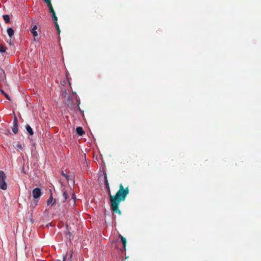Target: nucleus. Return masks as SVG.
Wrapping results in <instances>:
<instances>
[{
  "mask_svg": "<svg viewBox=\"0 0 261 261\" xmlns=\"http://www.w3.org/2000/svg\"><path fill=\"white\" fill-rule=\"evenodd\" d=\"M104 182L106 188L109 191L111 210L113 213H118L120 215L121 212L119 209V205L120 202L125 200L127 195L129 194V190L128 187L124 188L122 184H120L118 191L115 195H112L111 194L110 188L106 173H104Z\"/></svg>",
  "mask_w": 261,
  "mask_h": 261,
  "instance_id": "nucleus-1",
  "label": "nucleus"
},
{
  "mask_svg": "<svg viewBox=\"0 0 261 261\" xmlns=\"http://www.w3.org/2000/svg\"><path fill=\"white\" fill-rule=\"evenodd\" d=\"M75 100L77 102V105L75 103L74 100L71 98L70 96H68L66 99L63 100V101L70 109L73 110L75 111H76L78 110L81 111L80 108L79 107V105L80 103V99L75 96Z\"/></svg>",
  "mask_w": 261,
  "mask_h": 261,
  "instance_id": "nucleus-2",
  "label": "nucleus"
},
{
  "mask_svg": "<svg viewBox=\"0 0 261 261\" xmlns=\"http://www.w3.org/2000/svg\"><path fill=\"white\" fill-rule=\"evenodd\" d=\"M42 194L40 188H36L34 189H33L32 191V195L33 196V198L35 199H37L39 198Z\"/></svg>",
  "mask_w": 261,
  "mask_h": 261,
  "instance_id": "nucleus-3",
  "label": "nucleus"
},
{
  "mask_svg": "<svg viewBox=\"0 0 261 261\" xmlns=\"http://www.w3.org/2000/svg\"><path fill=\"white\" fill-rule=\"evenodd\" d=\"M12 130L13 132L15 134L18 133V121L16 116H15L14 118L13 125L12 128Z\"/></svg>",
  "mask_w": 261,
  "mask_h": 261,
  "instance_id": "nucleus-4",
  "label": "nucleus"
},
{
  "mask_svg": "<svg viewBox=\"0 0 261 261\" xmlns=\"http://www.w3.org/2000/svg\"><path fill=\"white\" fill-rule=\"evenodd\" d=\"M49 10L50 13L51 14V17L53 18L54 21H57L58 18L56 15V12H55L54 8H51L50 9H49Z\"/></svg>",
  "mask_w": 261,
  "mask_h": 261,
  "instance_id": "nucleus-5",
  "label": "nucleus"
},
{
  "mask_svg": "<svg viewBox=\"0 0 261 261\" xmlns=\"http://www.w3.org/2000/svg\"><path fill=\"white\" fill-rule=\"evenodd\" d=\"M49 10L50 13L51 14V17L53 18L54 21H57L58 18L56 15V12H55L54 8H51L50 9H49Z\"/></svg>",
  "mask_w": 261,
  "mask_h": 261,
  "instance_id": "nucleus-6",
  "label": "nucleus"
},
{
  "mask_svg": "<svg viewBox=\"0 0 261 261\" xmlns=\"http://www.w3.org/2000/svg\"><path fill=\"white\" fill-rule=\"evenodd\" d=\"M72 254L73 252L72 250L70 251L69 254L67 253L66 256L64 257L63 261H71Z\"/></svg>",
  "mask_w": 261,
  "mask_h": 261,
  "instance_id": "nucleus-7",
  "label": "nucleus"
},
{
  "mask_svg": "<svg viewBox=\"0 0 261 261\" xmlns=\"http://www.w3.org/2000/svg\"><path fill=\"white\" fill-rule=\"evenodd\" d=\"M37 29V27L36 24H35L34 25H33V27H32L31 31V33H32V34L33 35V36L34 37V40L35 41L36 40L35 37H37L38 36V33L36 31Z\"/></svg>",
  "mask_w": 261,
  "mask_h": 261,
  "instance_id": "nucleus-8",
  "label": "nucleus"
},
{
  "mask_svg": "<svg viewBox=\"0 0 261 261\" xmlns=\"http://www.w3.org/2000/svg\"><path fill=\"white\" fill-rule=\"evenodd\" d=\"M7 188V185L5 180H0V189L3 190H6Z\"/></svg>",
  "mask_w": 261,
  "mask_h": 261,
  "instance_id": "nucleus-9",
  "label": "nucleus"
},
{
  "mask_svg": "<svg viewBox=\"0 0 261 261\" xmlns=\"http://www.w3.org/2000/svg\"><path fill=\"white\" fill-rule=\"evenodd\" d=\"M56 200L53 199L52 193L50 194L49 199L47 201V204L48 205L50 204H54L55 203Z\"/></svg>",
  "mask_w": 261,
  "mask_h": 261,
  "instance_id": "nucleus-10",
  "label": "nucleus"
},
{
  "mask_svg": "<svg viewBox=\"0 0 261 261\" xmlns=\"http://www.w3.org/2000/svg\"><path fill=\"white\" fill-rule=\"evenodd\" d=\"M76 133L80 136H82L85 133V132L84 131L83 128L80 126L76 127Z\"/></svg>",
  "mask_w": 261,
  "mask_h": 261,
  "instance_id": "nucleus-11",
  "label": "nucleus"
},
{
  "mask_svg": "<svg viewBox=\"0 0 261 261\" xmlns=\"http://www.w3.org/2000/svg\"><path fill=\"white\" fill-rule=\"evenodd\" d=\"M7 34L10 38H11L14 34V30L11 28H9L7 30Z\"/></svg>",
  "mask_w": 261,
  "mask_h": 261,
  "instance_id": "nucleus-12",
  "label": "nucleus"
},
{
  "mask_svg": "<svg viewBox=\"0 0 261 261\" xmlns=\"http://www.w3.org/2000/svg\"><path fill=\"white\" fill-rule=\"evenodd\" d=\"M119 238H120L121 239V241L123 244L124 250H125V247H126V239L124 237H123L122 236H121V234L119 235Z\"/></svg>",
  "mask_w": 261,
  "mask_h": 261,
  "instance_id": "nucleus-13",
  "label": "nucleus"
},
{
  "mask_svg": "<svg viewBox=\"0 0 261 261\" xmlns=\"http://www.w3.org/2000/svg\"><path fill=\"white\" fill-rule=\"evenodd\" d=\"M25 128L30 136H32L34 134V132L32 128L29 124L26 125Z\"/></svg>",
  "mask_w": 261,
  "mask_h": 261,
  "instance_id": "nucleus-14",
  "label": "nucleus"
},
{
  "mask_svg": "<svg viewBox=\"0 0 261 261\" xmlns=\"http://www.w3.org/2000/svg\"><path fill=\"white\" fill-rule=\"evenodd\" d=\"M61 96L63 100L66 99L68 96H70V95L67 93L66 90H63L62 91Z\"/></svg>",
  "mask_w": 261,
  "mask_h": 261,
  "instance_id": "nucleus-15",
  "label": "nucleus"
},
{
  "mask_svg": "<svg viewBox=\"0 0 261 261\" xmlns=\"http://www.w3.org/2000/svg\"><path fill=\"white\" fill-rule=\"evenodd\" d=\"M24 147L23 144H21L19 143H17L15 145L14 147L17 150H22Z\"/></svg>",
  "mask_w": 261,
  "mask_h": 261,
  "instance_id": "nucleus-16",
  "label": "nucleus"
},
{
  "mask_svg": "<svg viewBox=\"0 0 261 261\" xmlns=\"http://www.w3.org/2000/svg\"><path fill=\"white\" fill-rule=\"evenodd\" d=\"M62 195L63 197V202H64L68 197L67 193L64 190H62Z\"/></svg>",
  "mask_w": 261,
  "mask_h": 261,
  "instance_id": "nucleus-17",
  "label": "nucleus"
},
{
  "mask_svg": "<svg viewBox=\"0 0 261 261\" xmlns=\"http://www.w3.org/2000/svg\"><path fill=\"white\" fill-rule=\"evenodd\" d=\"M5 78V71L3 69L0 68V80H3Z\"/></svg>",
  "mask_w": 261,
  "mask_h": 261,
  "instance_id": "nucleus-18",
  "label": "nucleus"
},
{
  "mask_svg": "<svg viewBox=\"0 0 261 261\" xmlns=\"http://www.w3.org/2000/svg\"><path fill=\"white\" fill-rule=\"evenodd\" d=\"M6 176L5 172L3 171H0V180H5Z\"/></svg>",
  "mask_w": 261,
  "mask_h": 261,
  "instance_id": "nucleus-19",
  "label": "nucleus"
},
{
  "mask_svg": "<svg viewBox=\"0 0 261 261\" xmlns=\"http://www.w3.org/2000/svg\"><path fill=\"white\" fill-rule=\"evenodd\" d=\"M38 200L35 199L31 203V207L32 208H35L38 204Z\"/></svg>",
  "mask_w": 261,
  "mask_h": 261,
  "instance_id": "nucleus-20",
  "label": "nucleus"
},
{
  "mask_svg": "<svg viewBox=\"0 0 261 261\" xmlns=\"http://www.w3.org/2000/svg\"><path fill=\"white\" fill-rule=\"evenodd\" d=\"M3 18H4V21L6 23L10 22V17H9V16L8 15H3Z\"/></svg>",
  "mask_w": 261,
  "mask_h": 261,
  "instance_id": "nucleus-21",
  "label": "nucleus"
},
{
  "mask_svg": "<svg viewBox=\"0 0 261 261\" xmlns=\"http://www.w3.org/2000/svg\"><path fill=\"white\" fill-rule=\"evenodd\" d=\"M44 1L46 3L47 6L49 8V9H50L51 8H53V7L51 5L50 0H44Z\"/></svg>",
  "mask_w": 261,
  "mask_h": 261,
  "instance_id": "nucleus-22",
  "label": "nucleus"
},
{
  "mask_svg": "<svg viewBox=\"0 0 261 261\" xmlns=\"http://www.w3.org/2000/svg\"><path fill=\"white\" fill-rule=\"evenodd\" d=\"M6 50V47L2 45V44H0V53H5Z\"/></svg>",
  "mask_w": 261,
  "mask_h": 261,
  "instance_id": "nucleus-23",
  "label": "nucleus"
},
{
  "mask_svg": "<svg viewBox=\"0 0 261 261\" xmlns=\"http://www.w3.org/2000/svg\"><path fill=\"white\" fill-rule=\"evenodd\" d=\"M1 91L2 93L5 95V96L8 100H10V98L7 94H6L3 90H1Z\"/></svg>",
  "mask_w": 261,
  "mask_h": 261,
  "instance_id": "nucleus-24",
  "label": "nucleus"
},
{
  "mask_svg": "<svg viewBox=\"0 0 261 261\" xmlns=\"http://www.w3.org/2000/svg\"><path fill=\"white\" fill-rule=\"evenodd\" d=\"M62 175H63V176H64V177L67 179V180H69V176H68L67 174H66V173H64V172H63L62 173Z\"/></svg>",
  "mask_w": 261,
  "mask_h": 261,
  "instance_id": "nucleus-25",
  "label": "nucleus"
},
{
  "mask_svg": "<svg viewBox=\"0 0 261 261\" xmlns=\"http://www.w3.org/2000/svg\"><path fill=\"white\" fill-rule=\"evenodd\" d=\"M54 22H55L56 28L58 33H60V31L59 27L57 21H54Z\"/></svg>",
  "mask_w": 261,
  "mask_h": 261,
  "instance_id": "nucleus-26",
  "label": "nucleus"
},
{
  "mask_svg": "<svg viewBox=\"0 0 261 261\" xmlns=\"http://www.w3.org/2000/svg\"><path fill=\"white\" fill-rule=\"evenodd\" d=\"M9 44H10V45L11 44V39L10 40Z\"/></svg>",
  "mask_w": 261,
  "mask_h": 261,
  "instance_id": "nucleus-27",
  "label": "nucleus"
},
{
  "mask_svg": "<svg viewBox=\"0 0 261 261\" xmlns=\"http://www.w3.org/2000/svg\"><path fill=\"white\" fill-rule=\"evenodd\" d=\"M73 94H74V95H76V93L75 92H73Z\"/></svg>",
  "mask_w": 261,
  "mask_h": 261,
  "instance_id": "nucleus-28",
  "label": "nucleus"
}]
</instances>
